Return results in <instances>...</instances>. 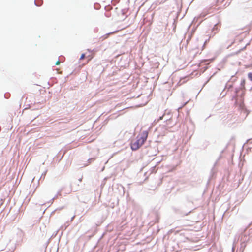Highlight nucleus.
I'll return each instance as SVG.
<instances>
[{"instance_id": "1", "label": "nucleus", "mask_w": 252, "mask_h": 252, "mask_svg": "<svg viewBox=\"0 0 252 252\" xmlns=\"http://www.w3.org/2000/svg\"><path fill=\"white\" fill-rule=\"evenodd\" d=\"M148 133L147 131H142L137 137V140L131 143V148L132 150H138L145 142L148 137Z\"/></svg>"}, {"instance_id": "2", "label": "nucleus", "mask_w": 252, "mask_h": 252, "mask_svg": "<svg viewBox=\"0 0 252 252\" xmlns=\"http://www.w3.org/2000/svg\"><path fill=\"white\" fill-rule=\"evenodd\" d=\"M246 246H247V242H242L241 243L240 249L241 250L242 252H244Z\"/></svg>"}, {"instance_id": "3", "label": "nucleus", "mask_w": 252, "mask_h": 252, "mask_svg": "<svg viewBox=\"0 0 252 252\" xmlns=\"http://www.w3.org/2000/svg\"><path fill=\"white\" fill-rule=\"evenodd\" d=\"M239 108L241 109H243L244 108V103L243 101H242L239 104Z\"/></svg>"}, {"instance_id": "4", "label": "nucleus", "mask_w": 252, "mask_h": 252, "mask_svg": "<svg viewBox=\"0 0 252 252\" xmlns=\"http://www.w3.org/2000/svg\"><path fill=\"white\" fill-rule=\"evenodd\" d=\"M249 79L252 81V73H249L248 75Z\"/></svg>"}, {"instance_id": "5", "label": "nucleus", "mask_w": 252, "mask_h": 252, "mask_svg": "<svg viewBox=\"0 0 252 252\" xmlns=\"http://www.w3.org/2000/svg\"><path fill=\"white\" fill-rule=\"evenodd\" d=\"M85 54H82L80 58V60H83L85 58Z\"/></svg>"}, {"instance_id": "6", "label": "nucleus", "mask_w": 252, "mask_h": 252, "mask_svg": "<svg viewBox=\"0 0 252 252\" xmlns=\"http://www.w3.org/2000/svg\"><path fill=\"white\" fill-rule=\"evenodd\" d=\"M60 64V61H57V62H56V63H55V64H56V65H59Z\"/></svg>"}]
</instances>
